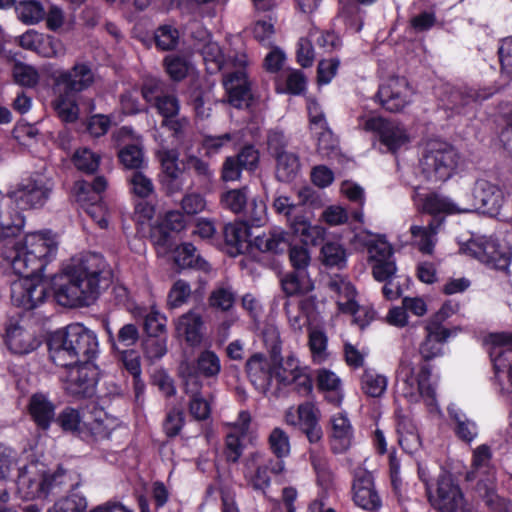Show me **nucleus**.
<instances>
[{"label":"nucleus","mask_w":512,"mask_h":512,"mask_svg":"<svg viewBox=\"0 0 512 512\" xmlns=\"http://www.w3.org/2000/svg\"><path fill=\"white\" fill-rule=\"evenodd\" d=\"M353 476L352 492L355 504L365 510L380 508L381 499L375 490L372 474L358 467L354 470Z\"/></svg>","instance_id":"obj_19"},{"label":"nucleus","mask_w":512,"mask_h":512,"mask_svg":"<svg viewBox=\"0 0 512 512\" xmlns=\"http://www.w3.org/2000/svg\"><path fill=\"white\" fill-rule=\"evenodd\" d=\"M54 84L62 91L75 95L90 88L95 76L86 63H75L71 69L57 71L53 77Z\"/></svg>","instance_id":"obj_17"},{"label":"nucleus","mask_w":512,"mask_h":512,"mask_svg":"<svg viewBox=\"0 0 512 512\" xmlns=\"http://www.w3.org/2000/svg\"><path fill=\"white\" fill-rule=\"evenodd\" d=\"M188 363L193 368L196 377L201 374L204 377L212 378L216 377L221 371L220 358L211 350L202 351L196 359V365Z\"/></svg>","instance_id":"obj_43"},{"label":"nucleus","mask_w":512,"mask_h":512,"mask_svg":"<svg viewBox=\"0 0 512 512\" xmlns=\"http://www.w3.org/2000/svg\"><path fill=\"white\" fill-rule=\"evenodd\" d=\"M65 390L74 397H90L97 383V371L91 362L77 363L67 368Z\"/></svg>","instance_id":"obj_15"},{"label":"nucleus","mask_w":512,"mask_h":512,"mask_svg":"<svg viewBox=\"0 0 512 512\" xmlns=\"http://www.w3.org/2000/svg\"><path fill=\"white\" fill-rule=\"evenodd\" d=\"M73 96L61 90L53 102L57 116L66 123H73L79 118V107Z\"/></svg>","instance_id":"obj_44"},{"label":"nucleus","mask_w":512,"mask_h":512,"mask_svg":"<svg viewBox=\"0 0 512 512\" xmlns=\"http://www.w3.org/2000/svg\"><path fill=\"white\" fill-rule=\"evenodd\" d=\"M285 470V462L266 453L255 451L242 461V475L246 486L262 494L271 485V476L279 475Z\"/></svg>","instance_id":"obj_6"},{"label":"nucleus","mask_w":512,"mask_h":512,"mask_svg":"<svg viewBox=\"0 0 512 512\" xmlns=\"http://www.w3.org/2000/svg\"><path fill=\"white\" fill-rule=\"evenodd\" d=\"M86 419H83L80 416V413L78 410L67 407L65 408L57 417L56 421L60 425V427L66 431L71 432L73 434H77L78 436L83 438L84 435V421Z\"/></svg>","instance_id":"obj_50"},{"label":"nucleus","mask_w":512,"mask_h":512,"mask_svg":"<svg viewBox=\"0 0 512 512\" xmlns=\"http://www.w3.org/2000/svg\"><path fill=\"white\" fill-rule=\"evenodd\" d=\"M106 187L107 180L103 176L94 178L92 182L79 180L74 184L73 195L80 206H83L102 200L101 193L105 191Z\"/></svg>","instance_id":"obj_32"},{"label":"nucleus","mask_w":512,"mask_h":512,"mask_svg":"<svg viewBox=\"0 0 512 512\" xmlns=\"http://www.w3.org/2000/svg\"><path fill=\"white\" fill-rule=\"evenodd\" d=\"M183 164L187 169L194 172L201 187H207L214 177V171L211 169L210 164L195 155H187L183 160Z\"/></svg>","instance_id":"obj_53"},{"label":"nucleus","mask_w":512,"mask_h":512,"mask_svg":"<svg viewBox=\"0 0 512 512\" xmlns=\"http://www.w3.org/2000/svg\"><path fill=\"white\" fill-rule=\"evenodd\" d=\"M86 508V498L80 493L72 491L69 495L56 502L48 512H85Z\"/></svg>","instance_id":"obj_57"},{"label":"nucleus","mask_w":512,"mask_h":512,"mask_svg":"<svg viewBox=\"0 0 512 512\" xmlns=\"http://www.w3.org/2000/svg\"><path fill=\"white\" fill-rule=\"evenodd\" d=\"M49 358L57 366L68 368L77 364L74 348L69 344L67 328L53 332L47 342Z\"/></svg>","instance_id":"obj_23"},{"label":"nucleus","mask_w":512,"mask_h":512,"mask_svg":"<svg viewBox=\"0 0 512 512\" xmlns=\"http://www.w3.org/2000/svg\"><path fill=\"white\" fill-rule=\"evenodd\" d=\"M471 199L466 201L461 212L469 213L476 210L492 217H504L502 213L506 203L503 191L486 180L476 181L472 191Z\"/></svg>","instance_id":"obj_9"},{"label":"nucleus","mask_w":512,"mask_h":512,"mask_svg":"<svg viewBox=\"0 0 512 512\" xmlns=\"http://www.w3.org/2000/svg\"><path fill=\"white\" fill-rule=\"evenodd\" d=\"M64 471H58L52 475H41L38 478H30L25 471L19 477L20 485H27V495L31 498L46 496L55 487L64 483Z\"/></svg>","instance_id":"obj_27"},{"label":"nucleus","mask_w":512,"mask_h":512,"mask_svg":"<svg viewBox=\"0 0 512 512\" xmlns=\"http://www.w3.org/2000/svg\"><path fill=\"white\" fill-rule=\"evenodd\" d=\"M17 41L23 49L33 51L43 57L52 58L63 54L60 40L34 29L26 31L18 37Z\"/></svg>","instance_id":"obj_21"},{"label":"nucleus","mask_w":512,"mask_h":512,"mask_svg":"<svg viewBox=\"0 0 512 512\" xmlns=\"http://www.w3.org/2000/svg\"><path fill=\"white\" fill-rule=\"evenodd\" d=\"M112 270L98 253L75 256L54 281V297L64 307L89 306L112 282Z\"/></svg>","instance_id":"obj_2"},{"label":"nucleus","mask_w":512,"mask_h":512,"mask_svg":"<svg viewBox=\"0 0 512 512\" xmlns=\"http://www.w3.org/2000/svg\"><path fill=\"white\" fill-rule=\"evenodd\" d=\"M202 54L207 64L213 65L208 69L225 71L223 85L228 94L229 103L235 108L247 107L252 97L246 73L247 55L235 53L225 60L219 45L214 42L207 43L202 49Z\"/></svg>","instance_id":"obj_3"},{"label":"nucleus","mask_w":512,"mask_h":512,"mask_svg":"<svg viewBox=\"0 0 512 512\" xmlns=\"http://www.w3.org/2000/svg\"><path fill=\"white\" fill-rule=\"evenodd\" d=\"M153 106L157 109L163 119L178 116L180 110L179 100L173 93H165L164 95H161L153 103Z\"/></svg>","instance_id":"obj_63"},{"label":"nucleus","mask_w":512,"mask_h":512,"mask_svg":"<svg viewBox=\"0 0 512 512\" xmlns=\"http://www.w3.org/2000/svg\"><path fill=\"white\" fill-rule=\"evenodd\" d=\"M140 337L138 327L133 323L124 324L118 331L115 339L113 340V351L121 350L120 347L134 346Z\"/></svg>","instance_id":"obj_61"},{"label":"nucleus","mask_w":512,"mask_h":512,"mask_svg":"<svg viewBox=\"0 0 512 512\" xmlns=\"http://www.w3.org/2000/svg\"><path fill=\"white\" fill-rule=\"evenodd\" d=\"M312 134L317 138V151L325 157H330L337 151L338 140L332 131L327 127L313 131Z\"/></svg>","instance_id":"obj_62"},{"label":"nucleus","mask_w":512,"mask_h":512,"mask_svg":"<svg viewBox=\"0 0 512 512\" xmlns=\"http://www.w3.org/2000/svg\"><path fill=\"white\" fill-rule=\"evenodd\" d=\"M179 376L184 382V392L190 397L189 413L197 421L209 418L211 413L210 403L202 396V383L195 376L194 370L188 361H182L178 368Z\"/></svg>","instance_id":"obj_13"},{"label":"nucleus","mask_w":512,"mask_h":512,"mask_svg":"<svg viewBox=\"0 0 512 512\" xmlns=\"http://www.w3.org/2000/svg\"><path fill=\"white\" fill-rule=\"evenodd\" d=\"M358 127L379 136L380 142L391 152H396L406 145L410 138L405 128L398 122L383 117H358Z\"/></svg>","instance_id":"obj_10"},{"label":"nucleus","mask_w":512,"mask_h":512,"mask_svg":"<svg viewBox=\"0 0 512 512\" xmlns=\"http://www.w3.org/2000/svg\"><path fill=\"white\" fill-rule=\"evenodd\" d=\"M267 441L270 451L275 456L273 459L283 460L290 454V438L282 428H273L268 436Z\"/></svg>","instance_id":"obj_48"},{"label":"nucleus","mask_w":512,"mask_h":512,"mask_svg":"<svg viewBox=\"0 0 512 512\" xmlns=\"http://www.w3.org/2000/svg\"><path fill=\"white\" fill-rule=\"evenodd\" d=\"M459 163L460 155L451 144L440 139H431L424 146L420 170L429 182H445L456 172Z\"/></svg>","instance_id":"obj_4"},{"label":"nucleus","mask_w":512,"mask_h":512,"mask_svg":"<svg viewBox=\"0 0 512 512\" xmlns=\"http://www.w3.org/2000/svg\"><path fill=\"white\" fill-rule=\"evenodd\" d=\"M362 392L372 398L381 397L388 385L387 377L378 373L376 370L365 369L360 378Z\"/></svg>","instance_id":"obj_40"},{"label":"nucleus","mask_w":512,"mask_h":512,"mask_svg":"<svg viewBox=\"0 0 512 512\" xmlns=\"http://www.w3.org/2000/svg\"><path fill=\"white\" fill-rule=\"evenodd\" d=\"M492 452L488 445L482 444L474 449L472 456V470L466 475L467 480H474L478 473L489 474L492 470Z\"/></svg>","instance_id":"obj_45"},{"label":"nucleus","mask_w":512,"mask_h":512,"mask_svg":"<svg viewBox=\"0 0 512 512\" xmlns=\"http://www.w3.org/2000/svg\"><path fill=\"white\" fill-rule=\"evenodd\" d=\"M9 234L4 241L2 257L11 266L15 274L22 276L11 284V302L13 305L32 310L42 304L47 297V285L33 278L56 255L58 243L43 233L28 234L23 240H16Z\"/></svg>","instance_id":"obj_1"},{"label":"nucleus","mask_w":512,"mask_h":512,"mask_svg":"<svg viewBox=\"0 0 512 512\" xmlns=\"http://www.w3.org/2000/svg\"><path fill=\"white\" fill-rule=\"evenodd\" d=\"M489 340L494 345L491 357L496 375L507 373L509 387L501 390L512 395V332L490 334Z\"/></svg>","instance_id":"obj_16"},{"label":"nucleus","mask_w":512,"mask_h":512,"mask_svg":"<svg viewBox=\"0 0 512 512\" xmlns=\"http://www.w3.org/2000/svg\"><path fill=\"white\" fill-rule=\"evenodd\" d=\"M52 186L42 175L36 173L21 179L7 192L10 198L20 209L42 207L48 200Z\"/></svg>","instance_id":"obj_8"},{"label":"nucleus","mask_w":512,"mask_h":512,"mask_svg":"<svg viewBox=\"0 0 512 512\" xmlns=\"http://www.w3.org/2000/svg\"><path fill=\"white\" fill-rule=\"evenodd\" d=\"M430 377V365L422 364L415 375V363L405 354L397 369V391L409 402H418L422 398L428 406L433 407L436 405V391Z\"/></svg>","instance_id":"obj_5"},{"label":"nucleus","mask_w":512,"mask_h":512,"mask_svg":"<svg viewBox=\"0 0 512 512\" xmlns=\"http://www.w3.org/2000/svg\"><path fill=\"white\" fill-rule=\"evenodd\" d=\"M154 40L157 48L163 51L173 50L178 44L179 31L172 25H161L154 33Z\"/></svg>","instance_id":"obj_58"},{"label":"nucleus","mask_w":512,"mask_h":512,"mask_svg":"<svg viewBox=\"0 0 512 512\" xmlns=\"http://www.w3.org/2000/svg\"><path fill=\"white\" fill-rule=\"evenodd\" d=\"M236 295L230 286L220 285L215 287L209 298L208 304L211 308L227 312L232 309Z\"/></svg>","instance_id":"obj_51"},{"label":"nucleus","mask_w":512,"mask_h":512,"mask_svg":"<svg viewBox=\"0 0 512 512\" xmlns=\"http://www.w3.org/2000/svg\"><path fill=\"white\" fill-rule=\"evenodd\" d=\"M254 245L261 252L280 254L290 246L289 235L283 230L273 229L267 234L257 236Z\"/></svg>","instance_id":"obj_35"},{"label":"nucleus","mask_w":512,"mask_h":512,"mask_svg":"<svg viewBox=\"0 0 512 512\" xmlns=\"http://www.w3.org/2000/svg\"><path fill=\"white\" fill-rule=\"evenodd\" d=\"M17 19L26 25H35L45 18V9L37 0H21L15 4Z\"/></svg>","instance_id":"obj_41"},{"label":"nucleus","mask_w":512,"mask_h":512,"mask_svg":"<svg viewBox=\"0 0 512 512\" xmlns=\"http://www.w3.org/2000/svg\"><path fill=\"white\" fill-rule=\"evenodd\" d=\"M118 157L125 168L134 171L142 169L145 164L142 148L137 144H126L119 150Z\"/></svg>","instance_id":"obj_54"},{"label":"nucleus","mask_w":512,"mask_h":512,"mask_svg":"<svg viewBox=\"0 0 512 512\" xmlns=\"http://www.w3.org/2000/svg\"><path fill=\"white\" fill-rule=\"evenodd\" d=\"M28 409L33 421L42 430H47L55 418L54 404L41 393L31 396Z\"/></svg>","instance_id":"obj_31"},{"label":"nucleus","mask_w":512,"mask_h":512,"mask_svg":"<svg viewBox=\"0 0 512 512\" xmlns=\"http://www.w3.org/2000/svg\"><path fill=\"white\" fill-rule=\"evenodd\" d=\"M495 93L494 89L476 90L473 88H451L447 92V107L457 113L464 112L465 107L488 99Z\"/></svg>","instance_id":"obj_26"},{"label":"nucleus","mask_w":512,"mask_h":512,"mask_svg":"<svg viewBox=\"0 0 512 512\" xmlns=\"http://www.w3.org/2000/svg\"><path fill=\"white\" fill-rule=\"evenodd\" d=\"M273 365L263 353H254L245 363V372L251 384L261 393H266L273 380Z\"/></svg>","instance_id":"obj_20"},{"label":"nucleus","mask_w":512,"mask_h":512,"mask_svg":"<svg viewBox=\"0 0 512 512\" xmlns=\"http://www.w3.org/2000/svg\"><path fill=\"white\" fill-rule=\"evenodd\" d=\"M448 413L453 421V430L456 436L464 442H472L478 434L476 424L455 406L448 407Z\"/></svg>","instance_id":"obj_39"},{"label":"nucleus","mask_w":512,"mask_h":512,"mask_svg":"<svg viewBox=\"0 0 512 512\" xmlns=\"http://www.w3.org/2000/svg\"><path fill=\"white\" fill-rule=\"evenodd\" d=\"M288 365L292 366V376L277 375L283 385L294 384L296 390L304 395L309 394L313 388V381L305 368H301L294 357H288Z\"/></svg>","instance_id":"obj_38"},{"label":"nucleus","mask_w":512,"mask_h":512,"mask_svg":"<svg viewBox=\"0 0 512 512\" xmlns=\"http://www.w3.org/2000/svg\"><path fill=\"white\" fill-rule=\"evenodd\" d=\"M128 182L131 192L139 198H148L154 193L152 180L141 170L133 171Z\"/></svg>","instance_id":"obj_59"},{"label":"nucleus","mask_w":512,"mask_h":512,"mask_svg":"<svg viewBox=\"0 0 512 512\" xmlns=\"http://www.w3.org/2000/svg\"><path fill=\"white\" fill-rule=\"evenodd\" d=\"M179 154L176 150H164L159 153L162 171L165 175L163 184L168 194H174L182 190V182L179 177L182 173L178 165Z\"/></svg>","instance_id":"obj_29"},{"label":"nucleus","mask_w":512,"mask_h":512,"mask_svg":"<svg viewBox=\"0 0 512 512\" xmlns=\"http://www.w3.org/2000/svg\"><path fill=\"white\" fill-rule=\"evenodd\" d=\"M175 261L182 268L197 267L203 270L210 268L209 264L196 254V248L191 243H184L176 249Z\"/></svg>","instance_id":"obj_49"},{"label":"nucleus","mask_w":512,"mask_h":512,"mask_svg":"<svg viewBox=\"0 0 512 512\" xmlns=\"http://www.w3.org/2000/svg\"><path fill=\"white\" fill-rule=\"evenodd\" d=\"M413 94L405 77L392 76L379 86L376 97L386 111L398 113L412 102Z\"/></svg>","instance_id":"obj_12"},{"label":"nucleus","mask_w":512,"mask_h":512,"mask_svg":"<svg viewBox=\"0 0 512 512\" xmlns=\"http://www.w3.org/2000/svg\"><path fill=\"white\" fill-rule=\"evenodd\" d=\"M294 234L301 237L304 244L316 246L323 242L326 229L320 225H311L310 222L301 215L293 218L290 227Z\"/></svg>","instance_id":"obj_37"},{"label":"nucleus","mask_w":512,"mask_h":512,"mask_svg":"<svg viewBox=\"0 0 512 512\" xmlns=\"http://www.w3.org/2000/svg\"><path fill=\"white\" fill-rule=\"evenodd\" d=\"M123 367L133 376L135 388L141 384V362L140 355L133 349L115 351Z\"/></svg>","instance_id":"obj_56"},{"label":"nucleus","mask_w":512,"mask_h":512,"mask_svg":"<svg viewBox=\"0 0 512 512\" xmlns=\"http://www.w3.org/2000/svg\"><path fill=\"white\" fill-rule=\"evenodd\" d=\"M268 147L276 160V178L281 182L293 181L300 171V160L297 154L284 150V136L273 132L268 136Z\"/></svg>","instance_id":"obj_14"},{"label":"nucleus","mask_w":512,"mask_h":512,"mask_svg":"<svg viewBox=\"0 0 512 512\" xmlns=\"http://www.w3.org/2000/svg\"><path fill=\"white\" fill-rule=\"evenodd\" d=\"M248 236V228L243 223H229L224 227L225 242L235 253H243L247 249Z\"/></svg>","instance_id":"obj_42"},{"label":"nucleus","mask_w":512,"mask_h":512,"mask_svg":"<svg viewBox=\"0 0 512 512\" xmlns=\"http://www.w3.org/2000/svg\"><path fill=\"white\" fill-rule=\"evenodd\" d=\"M6 344L15 354H28L38 347L39 341L23 328L11 326L6 332Z\"/></svg>","instance_id":"obj_33"},{"label":"nucleus","mask_w":512,"mask_h":512,"mask_svg":"<svg viewBox=\"0 0 512 512\" xmlns=\"http://www.w3.org/2000/svg\"><path fill=\"white\" fill-rule=\"evenodd\" d=\"M445 218H432L427 225L413 224L410 227L411 244L424 255H433L438 242L437 235Z\"/></svg>","instance_id":"obj_22"},{"label":"nucleus","mask_w":512,"mask_h":512,"mask_svg":"<svg viewBox=\"0 0 512 512\" xmlns=\"http://www.w3.org/2000/svg\"><path fill=\"white\" fill-rule=\"evenodd\" d=\"M248 202V187L243 186L237 189H230L220 196V204L235 214L244 212Z\"/></svg>","instance_id":"obj_47"},{"label":"nucleus","mask_w":512,"mask_h":512,"mask_svg":"<svg viewBox=\"0 0 512 512\" xmlns=\"http://www.w3.org/2000/svg\"><path fill=\"white\" fill-rule=\"evenodd\" d=\"M330 446L333 453L340 454L349 449L353 438L352 425L347 416L341 412L330 419Z\"/></svg>","instance_id":"obj_25"},{"label":"nucleus","mask_w":512,"mask_h":512,"mask_svg":"<svg viewBox=\"0 0 512 512\" xmlns=\"http://www.w3.org/2000/svg\"><path fill=\"white\" fill-rule=\"evenodd\" d=\"M144 357L150 363L160 360L167 353V336H146L142 342Z\"/></svg>","instance_id":"obj_52"},{"label":"nucleus","mask_w":512,"mask_h":512,"mask_svg":"<svg viewBox=\"0 0 512 512\" xmlns=\"http://www.w3.org/2000/svg\"><path fill=\"white\" fill-rule=\"evenodd\" d=\"M370 263L393 258V248L384 237H376L366 244Z\"/></svg>","instance_id":"obj_60"},{"label":"nucleus","mask_w":512,"mask_h":512,"mask_svg":"<svg viewBox=\"0 0 512 512\" xmlns=\"http://www.w3.org/2000/svg\"><path fill=\"white\" fill-rule=\"evenodd\" d=\"M460 250L498 270H506L512 258V252L506 245H501L492 237H476L463 243Z\"/></svg>","instance_id":"obj_7"},{"label":"nucleus","mask_w":512,"mask_h":512,"mask_svg":"<svg viewBox=\"0 0 512 512\" xmlns=\"http://www.w3.org/2000/svg\"><path fill=\"white\" fill-rule=\"evenodd\" d=\"M75 167L87 174L94 173L100 164V156L88 148H79L73 155Z\"/></svg>","instance_id":"obj_55"},{"label":"nucleus","mask_w":512,"mask_h":512,"mask_svg":"<svg viewBox=\"0 0 512 512\" xmlns=\"http://www.w3.org/2000/svg\"><path fill=\"white\" fill-rule=\"evenodd\" d=\"M176 332L178 336L184 337L187 343L192 346L202 341L203 318L195 310H190L181 315L176 321Z\"/></svg>","instance_id":"obj_30"},{"label":"nucleus","mask_w":512,"mask_h":512,"mask_svg":"<svg viewBox=\"0 0 512 512\" xmlns=\"http://www.w3.org/2000/svg\"><path fill=\"white\" fill-rule=\"evenodd\" d=\"M69 344L74 348L77 363L91 362L99 352L98 339L94 331L80 323L66 326Z\"/></svg>","instance_id":"obj_18"},{"label":"nucleus","mask_w":512,"mask_h":512,"mask_svg":"<svg viewBox=\"0 0 512 512\" xmlns=\"http://www.w3.org/2000/svg\"><path fill=\"white\" fill-rule=\"evenodd\" d=\"M166 72L174 81L183 80L190 70V64L182 57L168 56L164 60Z\"/></svg>","instance_id":"obj_64"},{"label":"nucleus","mask_w":512,"mask_h":512,"mask_svg":"<svg viewBox=\"0 0 512 512\" xmlns=\"http://www.w3.org/2000/svg\"><path fill=\"white\" fill-rule=\"evenodd\" d=\"M320 257L326 267L342 269L346 266V249L338 242L325 243L321 248Z\"/></svg>","instance_id":"obj_46"},{"label":"nucleus","mask_w":512,"mask_h":512,"mask_svg":"<svg viewBox=\"0 0 512 512\" xmlns=\"http://www.w3.org/2000/svg\"><path fill=\"white\" fill-rule=\"evenodd\" d=\"M461 208L449 198L431 193L424 197L420 210L433 218H444L442 214L462 213Z\"/></svg>","instance_id":"obj_34"},{"label":"nucleus","mask_w":512,"mask_h":512,"mask_svg":"<svg viewBox=\"0 0 512 512\" xmlns=\"http://www.w3.org/2000/svg\"><path fill=\"white\" fill-rule=\"evenodd\" d=\"M84 427V439L91 438L94 441H99L110 437L116 423L103 410L94 409L89 419L84 421Z\"/></svg>","instance_id":"obj_28"},{"label":"nucleus","mask_w":512,"mask_h":512,"mask_svg":"<svg viewBox=\"0 0 512 512\" xmlns=\"http://www.w3.org/2000/svg\"><path fill=\"white\" fill-rule=\"evenodd\" d=\"M328 289L337 296L339 310H351L354 306L356 290L345 278L335 275L327 283Z\"/></svg>","instance_id":"obj_36"},{"label":"nucleus","mask_w":512,"mask_h":512,"mask_svg":"<svg viewBox=\"0 0 512 512\" xmlns=\"http://www.w3.org/2000/svg\"><path fill=\"white\" fill-rule=\"evenodd\" d=\"M426 336L419 346V353L424 362H428L435 357L442 355V346L450 337L449 329L431 322L426 325Z\"/></svg>","instance_id":"obj_24"},{"label":"nucleus","mask_w":512,"mask_h":512,"mask_svg":"<svg viewBox=\"0 0 512 512\" xmlns=\"http://www.w3.org/2000/svg\"><path fill=\"white\" fill-rule=\"evenodd\" d=\"M433 507L440 512H475L459 487L450 476L443 475L437 481L434 495L430 496Z\"/></svg>","instance_id":"obj_11"}]
</instances>
